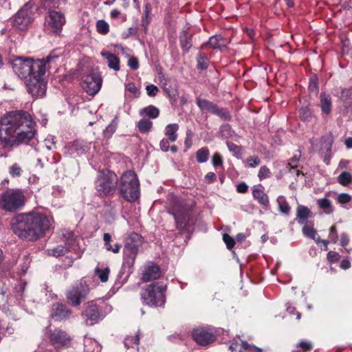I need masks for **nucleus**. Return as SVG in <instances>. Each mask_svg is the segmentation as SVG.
Here are the masks:
<instances>
[{
	"label": "nucleus",
	"mask_w": 352,
	"mask_h": 352,
	"mask_svg": "<svg viewBox=\"0 0 352 352\" xmlns=\"http://www.w3.org/2000/svg\"><path fill=\"white\" fill-rule=\"evenodd\" d=\"M35 132V123L26 111L9 112L0 120V140L4 147L28 143Z\"/></svg>",
	"instance_id": "obj_1"
},
{
	"label": "nucleus",
	"mask_w": 352,
	"mask_h": 352,
	"mask_svg": "<svg viewBox=\"0 0 352 352\" xmlns=\"http://www.w3.org/2000/svg\"><path fill=\"white\" fill-rule=\"evenodd\" d=\"M54 227L51 215L40 212L20 213L12 218L10 228L19 238L35 241Z\"/></svg>",
	"instance_id": "obj_2"
},
{
	"label": "nucleus",
	"mask_w": 352,
	"mask_h": 352,
	"mask_svg": "<svg viewBox=\"0 0 352 352\" xmlns=\"http://www.w3.org/2000/svg\"><path fill=\"white\" fill-rule=\"evenodd\" d=\"M168 211L173 215L177 228L181 232L188 230L193 224L191 209L186 205L184 200L175 197L172 200Z\"/></svg>",
	"instance_id": "obj_3"
},
{
	"label": "nucleus",
	"mask_w": 352,
	"mask_h": 352,
	"mask_svg": "<svg viewBox=\"0 0 352 352\" xmlns=\"http://www.w3.org/2000/svg\"><path fill=\"white\" fill-rule=\"evenodd\" d=\"M144 243L143 238L138 233L132 232L126 239L123 250L122 267L129 271L133 267L139 248Z\"/></svg>",
	"instance_id": "obj_4"
},
{
	"label": "nucleus",
	"mask_w": 352,
	"mask_h": 352,
	"mask_svg": "<svg viewBox=\"0 0 352 352\" xmlns=\"http://www.w3.org/2000/svg\"><path fill=\"white\" fill-rule=\"evenodd\" d=\"M23 191L17 188L8 189L0 194V209L9 212L20 210L25 204Z\"/></svg>",
	"instance_id": "obj_5"
},
{
	"label": "nucleus",
	"mask_w": 352,
	"mask_h": 352,
	"mask_svg": "<svg viewBox=\"0 0 352 352\" xmlns=\"http://www.w3.org/2000/svg\"><path fill=\"white\" fill-rule=\"evenodd\" d=\"M166 288L165 285L160 283L150 284L141 293L142 302L151 307L164 306Z\"/></svg>",
	"instance_id": "obj_6"
},
{
	"label": "nucleus",
	"mask_w": 352,
	"mask_h": 352,
	"mask_svg": "<svg viewBox=\"0 0 352 352\" xmlns=\"http://www.w3.org/2000/svg\"><path fill=\"white\" fill-rule=\"evenodd\" d=\"M45 63L41 60L34 61L30 58L23 59L21 57L15 58L12 63L14 72L21 79L25 80L34 74V73L43 71L42 67Z\"/></svg>",
	"instance_id": "obj_7"
},
{
	"label": "nucleus",
	"mask_w": 352,
	"mask_h": 352,
	"mask_svg": "<svg viewBox=\"0 0 352 352\" xmlns=\"http://www.w3.org/2000/svg\"><path fill=\"white\" fill-rule=\"evenodd\" d=\"M120 193L126 200L131 202L139 197V181L134 172L127 171L122 175Z\"/></svg>",
	"instance_id": "obj_8"
},
{
	"label": "nucleus",
	"mask_w": 352,
	"mask_h": 352,
	"mask_svg": "<svg viewBox=\"0 0 352 352\" xmlns=\"http://www.w3.org/2000/svg\"><path fill=\"white\" fill-rule=\"evenodd\" d=\"M36 10L33 3H25L14 16L13 26L21 31L27 30L34 19Z\"/></svg>",
	"instance_id": "obj_9"
},
{
	"label": "nucleus",
	"mask_w": 352,
	"mask_h": 352,
	"mask_svg": "<svg viewBox=\"0 0 352 352\" xmlns=\"http://www.w3.org/2000/svg\"><path fill=\"white\" fill-rule=\"evenodd\" d=\"M118 184L117 175L109 170L98 173L96 182V188L101 196L113 195L116 190Z\"/></svg>",
	"instance_id": "obj_10"
},
{
	"label": "nucleus",
	"mask_w": 352,
	"mask_h": 352,
	"mask_svg": "<svg viewBox=\"0 0 352 352\" xmlns=\"http://www.w3.org/2000/svg\"><path fill=\"white\" fill-rule=\"evenodd\" d=\"M41 69L42 72L39 71V72L34 73L25 81L28 93L34 98L43 97L47 89V82L43 78L45 74V65Z\"/></svg>",
	"instance_id": "obj_11"
},
{
	"label": "nucleus",
	"mask_w": 352,
	"mask_h": 352,
	"mask_svg": "<svg viewBox=\"0 0 352 352\" xmlns=\"http://www.w3.org/2000/svg\"><path fill=\"white\" fill-rule=\"evenodd\" d=\"M63 239L65 243V246L60 245L52 248H48L45 250V254L48 256L58 257L65 255L69 251L76 250V239H75L73 232L69 231L65 232L63 234Z\"/></svg>",
	"instance_id": "obj_12"
},
{
	"label": "nucleus",
	"mask_w": 352,
	"mask_h": 352,
	"mask_svg": "<svg viewBox=\"0 0 352 352\" xmlns=\"http://www.w3.org/2000/svg\"><path fill=\"white\" fill-rule=\"evenodd\" d=\"M89 291V287L86 284L76 283L67 290L66 294L67 300L72 305L78 306L86 298Z\"/></svg>",
	"instance_id": "obj_13"
},
{
	"label": "nucleus",
	"mask_w": 352,
	"mask_h": 352,
	"mask_svg": "<svg viewBox=\"0 0 352 352\" xmlns=\"http://www.w3.org/2000/svg\"><path fill=\"white\" fill-rule=\"evenodd\" d=\"M102 82L99 74L91 72L82 77V87L88 94L94 96L100 90Z\"/></svg>",
	"instance_id": "obj_14"
},
{
	"label": "nucleus",
	"mask_w": 352,
	"mask_h": 352,
	"mask_svg": "<svg viewBox=\"0 0 352 352\" xmlns=\"http://www.w3.org/2000/svg\"><path fill=\"white\" fill-rule=\"evenodd\" d=\"M65 22V15L62 12L56 10H49L47 26L52 32L59 34Z\"/></svg>",
	"instance_id": "obj_15"
},
{
	"label": "nucleus",
	"mask_w": 352,
	"mask_h": 352,
	"mask_svg": "<svg viewBox=\"0 0 352 352\" xmlns=\"http://www.w3.org/2000/svg\"><path fill=\"white\" fill-rule=\"evenodd\" d=\"M193 340L199 345L206 346L216 339L214 333L208 327H198L192 332Z\"/></svg>",
	"instance_id": "obj_16"
},
{
	"label": "nucleus",
	"mask_w": 352,
	"mask_h": 352,
	"mask_svg": "<svg viewBox=\"0 0 352 352\" xmlns=\"http://www.w3.org/2000/svg\"><path fill=\"white\" fill-rule=\"evenodd\" d=\"M50 343L57 349L68 347L71 344V337L67 332L56 329L52 331L49 335Z\"/></svg>",
	"instance_id": "obj_17"
},
{
	"label": "nucleus",
	"mask_w": 352,
	"mask_h": 352,
	"mask_svg": "<svg viewBox=\"0 0 352 352\" xmlns=\"http://www.w3.org/2000/svg\"><path fill=\"white\" fill-rule=\"evenodd\" d=\"M321 145L318 148V142L316 140H311V148L314 151H325L324 161L329 159L331 155V148L333 142V138L331 133L322 137L320 140Z\"/></svg>",
	"instance_id": "obj_18"
},
{
	"label": "nucleus",
	"mask_w": 352,
	"mask_h": 352,
	"mask_svg": "<svg viewBox=\"0 0 352 352\" xmlns=\"http://www.w3.org/2000/svg\"><path fill=\"white\" fill-rule=\"evenodd\" d=\"M83 316L86 318V322L92 325L103 318L96 305L91 303L86 307Z\"/></svg>",
	"instance_id": "obj_19"
},
{
	"label": "nucleus",
	"mask_w": 352,
	"mask_h": 352,
	"mask_svg": "<svg viewBox=\"0 0 352 352\" xmlns=\"http://www.w3.org/2000/svg\"><path fill=\"white\" fill-rule=\"evenodd\" d=\"M160 276L161 271L160 267L153 263H149L144 267L142 279L144 282H148L158 278Z\"/></svg>",
	"instance_id": "obj_20"
},
{
	"label": "nucleus",
	"mask_w": 352,
	"mask_h": 352,
	"mask_svg": "<svg viewBox=\"0 0 352 352\" xmlns=\"http://www.w3.org/2000/svg\"><path fill=\"white\" fill-rule=\"evenodd\" d=\"M71 311L60 303L54 304L52 308L51 316L55 320H62L69 316Z\"/></svg>",
	"instance_id": "obj_21"
},
{
	"label": "nucleus",
	"mask_w": 352,
	"mask_h": 352,
	"mask_svg": "<svg viewBox=\"0 0 352 352\" xmlns=\"http://www.w3.org/2000/svg\"><path fill=\"white\" fill-rule=\"evenodd\" d=\"M100 54L106 60L109 68L116 72L120 70V59L117 56L108 51H102Z\"/></svg>",
	"instance_id": "obj_22"
},
{
	"label": "nucleus",
	"mask_w": 352,
	"mask_h": 352,
	"mask_svg": "<svg viewBox=\"0 0 352 352\" xmlns=\"http://www.w3.org/2000/svg\"><path fill=\"white\" fill-rule=\"evenodd\" d=\"M65 148L69 155H80L85 152V146L83 143L79 140L69 142L66 144Z\"/></svg>",
	"instance_id": "obj_23"
},
{
	"label": "nucleus",
	"mask_w": 352,
	"mask_h": 352,
	"mask_svg": "<svg viewBox=\"0 0 352 352\" xmlns=\"http://www.w3.org/2000/svg\"><path fill=\"white\" fill-rule=\"evenodd\" d=\"M311 210L307 207L298 206L296 210V220L300 225L305 224L307 219L311 217Z\"/></svg>",
	"instance_id": "obj_24"
},
{
	"label": "nucleus",
	"mask_w": 352,
	"mask_h": 352,
	"mask_svg": "<svg viewBox=\"0 0 352 352\" xmlns=\"http://www.w3.org/2000/svg\"><path fill=\"white\" fill-rule=\"evenodd\" d=\"M103 241L106 250H107L108 252H112L114 254H118L120 252L122 245L118 243H116L113 245H112V238L110 234L104 233L103 234Z\"/></svg>",
	"instance_id": "obj_25"
},
{
	"label": "nucleus",
	"mask_w": 352,
	"mask_h": 352,
	"mask_svg": "<svg viewBox=\"0 0 352 352\" xmlns=\"http://www.w3.org/2000/svg\"><path fill=\"white\" fill-rule=\"evenodd\" d=\"M84 352H100L101 346L95 340L85 336L84 339Z\"/></svg>",
	"instance_id": "obj_26"
},
{
	"label": "nucleus",
	"mask_w": 352,
	"mask_h": 352,
	"mask_svg": "<svg viewBox=\"0 0 352 352\" xmlns=\"http://www.w3.org/2000/svg\"><path fill=\"white\" fill-rule=\"evenodd\" d=\"M320 107L323 113L329 114L331 111V98L329 94L321 93L320 96Z\"/></svg>",
	"instance_id": "obj_27"
},
{
	"label": "nucleus",
	"mask_w": 352,
	"mask_h": 352,
	"mask_svg": "<svg viewBox=\"0 0 352 352\" xmlns=\"http://www.w3.org/2000/svg\"><path fill=\"white\" fill-rule=\"evenodd\" d=\"M252 196L261 205L265 207L269 205L268 196L261 189L254 187L252 188Z\"/></svg>",
	"instance_id": "obj_28"
},
{
	"label": "nucleus",
	"mask_w": 352,
	"mask_h": 352,
	"mask_svg": "<svg viewBox=\"0 0 352 352\" xmlns=\"http://www.w3.org/2000/svg\"><path fill=\"white\" fill-rule=\"evenodd\" d=\"M178 129L179 125L176 123L169 124L165 127L164 134L166 138H168L171 142H174L177 140Z\"/></svg>",
	"instance_id": "obj_29"
},
{
	"label": "nucleus",
	"mask_w": 352,
	"mask_h": 352,
	"mask_svg": "<svg viewBox=\"0 0 352 352\" xmlns=\"http://www.w3.org/2000/svg\"><path fill=\"white\" fill-rule=\"evenodd\" d=\"M276 202L278 210L281 214L288 215L290 213L291 208L284 196H278L276 199Z\"/></svg>",
	"instance_id": "obj_30"
},
{
	"label": "nucleus",
	"mask_w": 352,
	"mask_h": 352,
	"mask_svg": "<svg viewBox=\"0 0 352 352\" xmlns=\"http://www.w3.org/2000/svg\"><path fill=\"white\" fill-rule=\"evenodd\" d=\"M197 104L204 113L211 112L212 113L216 105L212 102L198 98L197 99Z\"/></svg>",
	"instance_id": "obj_31"
},
{
	"label": "nucleus",
	"mask_w": 352,
	"mask_h": 352,
	"mask_svg": "<svg viewBox=\"0 0 352 352\" xmlns=\"http://www.w3.org/2000/svg\"><path fill=\"white\" fill-rule=\"evenodd\" d=\"M140 114L141 116H147L151 118L155 119L159 116L160 111L157 107L153 105H150L144 109H142L140 111Z\"/></svg>",
	"instance_id": "obj_32"
},
{
	"label": "nucleus",
	"mask_w": 352,
	"mask_h": 352,
	"mask_svg": "<svg viewBox=\"0 0 352 352\" xmlns=\"http://www.w3.org/2000/svg\"><path fill=\"white\" fill-rule=\"evenodd\" d=\"M151 5L146 3L144 6V14L142 20V25L144 27V30H146L147 25L151 20Z\"/></svg>",
	"instance_id": "obj_33"
},
{
	"label": "nucleus",
	"mask_w": 352,
	"mask_h": 352,
	"mask_svg": "<svg viewBox=\"0 0 352 352\" xmlns=\"http://www.w3.org/2000/svg\"><path fill=\"white\" fill-rule=\"evenodd\" d=\"M340 113L343 116L347 117L349 120L352 119V100L346 101V102L342 104Z\"/></svg>",
	"instance_id": "obj_34"
},
{
	"label": "nucleus",
	"mask_w": 352,
	"mask_h": 352,
	"mask_svg": "<svg viewBox=\"0 0 352 352\" xmlns=\"http://www.w3.org/2000/svg\"><path fill=\"white\" fill-rule=\"evenodd\" d=\"M208 45L217 49H221L226 47V44L223 42L222 38L217 35L212 36L208 41Z\"/></svg>",
	"instance_id": "obj_35"
},
{
	"label": "nucleus",
	"mask_w": 352,
	"mask_h": 352,
	"mask_svg": "<svg viewBox=\"0 0 352 352\" xmlns=\"http://www.w3.org/2000/svg\"><path fill=\"white\" fill-rule=\"evenodd\" d=\"M219 134L223 138L229 139L233 137L234 131L228 124H225L220 127Z\"/></svg>",
	"instance_id": "obj_36"
},
{
	"label": "nucleus",
	"mask_w": 352,
	"mask_h": 352,
	"mask_svg": "<svg viewBox=\"0 0 352 352\" xmlns=\"http://www.w3.org/2000/svg\"><path fill=\"white\" fill-rule=\"evenodd\" d=\"M338 97L342 102V104L346 102V101L352 100V87L342 88L340 94Z\"/></svg>",
	"instance_id": "obj_37"
},
{
	"label": "nucleus",
	"mask_w": 352,
	"mask_h": 352,
	"mask_svg": "<svg viewBox=\"0 0 352 352\" xmlns=\"http://www.w3.org/2000/svg\"><path fill=\"white\" fill-rule=\"evenodd\" d=\"M180 43L182 50L185 52H188L192 46L191 36L187 33L184 32L180 36Z\"/></svg>",
	"instance_id": "obj_38"
},
{
	"label": "nucleus",
	"mask_w": 352,
	"mask_h": 352,
	"mask_svg": "<svg viewBox=\"0 0 352 352\" xmlns=\"http://www.w3.org/2000/svg\"><path fill=\"white\" fill-rule=\"evenodd\" d=\"M109 272L110 270L109 267H105L104 269L96 267L95 269L96 275L100 280V281L103 283L108 280Z\"/></svg>",
	"instance_id": "obj_39"
},
{
	"label": "nucleus",
	"mask_w": 352,
	"mask_h": 352,
	"mask_svg": "<svg viewBox=\"0 0 352 352\" xmlns=\"http://www.w3.org/2000/svg\"><path fill=\"white\" fill-rule=\"evenodd\" d=\"M61 53L59 52L57 50H53L47 57L46 58H43L40 60L43 61L45 65L47 64L50 65L52 63H56V60L60 58Z\"/></svg>",
	"instance_id": "obj_40"
},
{
	"label": "nucleus",
	"mask_w": 352,
	"mask_h": 352,
	"mask_svg": "<svg viewBox=\"0 0 352 352\" xmlns=\"http://www.w3.org/2000/svg\"><path fill=\"white\" fill-rule=\"evenodd\" d=\"M152 125L153 123L151 121L146 119H142L138 122L137 127L141 133H146L151 130Z\"/></svg>",
	"instance_id": "obj_41"
},
{
	"label": "nucleus",
	"mask_w": 352,
	"mask_h": 352,
	"mask_svg": "<svg viewBox=\"0 0 352 352\" xmlns=\"http://www.w3.org/2000/svg\"><path fill=\"white\" fill-rule=\"evenodd\" d=\"M352 181V175L350 173L344 171L338 177V182L342 186H346Z\"/></svg>",
	"instance_id": "obj_42"
},
{
	"label": "nucleus",
	"mask_w": 352,
	"mask_h": 352,
	"mask_svg": "<svg viewBox=\"0 0 352 352\" xmlns=\"http://www.w3.org/2000/svg\"><path fill=\"white\" fill-rule=\"evenodd\" d=\"M118 127V121L113 119L110 124L104 130V135L107 138H110L115 133Z\"/></svg>",
	"instance_id": "obj_43"
},
{
	"label": "nucleus",
	"mask_w": 352,
	"mask_h": 352,
	"mask_svg": "<svg viewBox=\"0 0 352 352\" xmlns=\"http://www.w3.org/2000/svg\"><path fill=\"white\" fill-rule=\"evenodd\" d=\"M209 155V151L206 147L199 149L196 153V158L198 162L204 163L207 162Z\"/></svg>",
	"instance_id": "obj_44"
},
{
	"label": "nucleus",
	"mask_w": 352,
	"mask_h": 352,
	"mask_svg": "<svg viewBox=\"0 0 352 352\" xmlns=\"http://www.w3.org/2000/svg\"><path fill=\"white\" fill-rule=\"evenodd\" d=\"M139 335L127 336L124 340V344L126 348H131L137 346L139 344Z\"/></svg>",
	"instance_id": "obj_45"
},
{
	"label": "nucleus",
	"mask_w": 352,
	"mask_h": 352,
	"mask_svg": "<svg viewBox=\"0 0 352 352\" xmlns=\"http://www.w3.org/2000/svg\"><path fill=\"white\" fill-rule=\"evenodd\" d=\"M318 204L320 208L326 210V212L328 214L333 211L331 201L328 199L323 198L318 199Z\"/></svg>",
	"instance_id": "obj_46"
},
{
	"label": "nucleus",
	"mask_w": 352,
	"mask_h": 352,
	"mask_svg": "<svg viewBox=\"0 0 352 352\" xmlns=\"http://www.w3.org/2000/svg\"><path fill=\"white\" fill-rule=\"evenodd\" d=\"M226 145L228 146V150L232 152L234 155L237 158L241 157V147L239 146L232 142H226Z\"/></svg>",
	"instance_id": "obj_47"
},
{
	"label": "nucleus",
	"mask_w": 352,
	"mask_h": 352,
	"mask_svg": "<svg viewBox=\"0 0 352 352\" xmlns=\"http://www.w3.org/2000/svg\"><path fill=\"white\" fill-rule=\"evenodd\" d=\"M303 234L309 237L310 239H315V236H317L316 230L309 225H305L302 229Z\"/></svg>",
	"instance_id": "obj_48"
},
{
	"label": "nucleus",
	"mask_w": 352,
	"mask_h": 352,
	"mask_svg": "<svg viewBox=\"0 0 352 352\" xmlns=\"http://www.w3.org/2000/svg\"><path fill=\"white\" fill-rule=\"evenodd\" d=\"M96 28L98 32L106 34L109 31V25L104 20H99L96 23Z\"/></svg>",
	"instance_id": "obj_49"
},
{
	"label": "nucleus",
	"mask_w": 352,
	"mask_h": 352,
	"mask_svg": "<svg viewBox=\"0 0 352 352\" xmlns=\"http://www.w3.org/2000/svg\"><path fill=\"white\" fill-rule=\"evenodd\" d=\"M212 113L219 116L221 118H222L225 120H230L231 119V116L227 111H226L223 109L218 108L217 105H216Z\"/></svg>",
	"instance_id": "obj_50"
},
{
	"label": "nucleus",
	"mask_w": 352,
	"mask_h": 352,
	"mask_svg": "<svg viewBox=\"0 0 352 352\" xmlns=\"http://www.w3.org/2000/svg\"><path fill=\"white\" fill-rule=\"evenodd\" d=\"M125 91L132 94L134 98L139 97L140 94V89L135 86V85L133 82H129L126 84Z\"/></svg>",
	"instance_id": "obj_51"
},
{
	"label": "nucleus",
	"mask_w": 352,
	"mask_h": 352,
	"mask_svg": "<svg viewBox=\"0 0 352 352\" xmlns=\"http://www.w3.org/2000/svg\"><path fill=\"white\" fill-rule=\"evenodd\" d=\"M241 349L244 351H247L248 352H263V349L258 348L254 345H251L248 344L247 342H241V347L240 349V352H243Z\"/></svg>",
	"instance_id": "obj_52"
},
{
	"label": "nucleus",
	"mask_w": 352,
	"mask_h": 352,
	"mask_svg": "<svg viewBox=\"0 0 352 352\" xmlns=\"http://www.w3.org/2000/svg\"><path fill=\"white\" fill-rule=\"evenodd\" d=\"M197 67L199 69H205L208 67V60L204 54L200 53L197 56Z\"/></svg>",
	"instance_id": "obj_53"
},
{
	"label": "nucleus",
	"mask_w": 352,
	"mask_h": 352,
	"mask_svg": "<svg viewBox=\"0 0 352 352\" xmlns=\"http://www.w3.org/2000/svg\"><path fill=\"white\" fill-rule=\"evenodd\" d=\"M271 176V172L266 166L260 168L258 173V177L260 181L269 178Z\"/></svg>",
	"instance_id": "obj_54"
},
{
	"label": "nucleus",
	"mask_w": 352,
	"mask_h": 352,
	"mask_svg": "<svg viewBox=\"0 0 352 352\" xmlns=\"http://www.w3.org/2000/svg\"><path fill=\"white\" fill-rule=\"evenodd\" d=\"M62 0H45L44 6L49 9V10H53L52 9L58 8Z\"/></svg>",
	"instance_id": "obj_55"
},
{
	"label": "nucleus",
	"mask_w": 352,
	"mask_h": 352,
	"mask_svg": "<svg viewBox=\"0 0 352 352\" xmlns=\"http://www.w3.org/2000/svg\"><path fill=\"white\" fill-rule=\"evenodd\" d=\"M247 162L248 164V167L256 168L260 164L261 160L258 156L254 155L249 157L247 159Z\"/></svg>",
	"instance_id": "obj_56"
},
{
	"label": "nucleus",
	"mask_w": 352,
	"mask_h": 352,
	"mask_svg": "<svg viewBox=\"0 0 352 352\" xmlns=\"http://www.w3.org/2000/svg\"><path fill=\"white\" fill-rule=\"evenodd\" d=\"M9 173L12 177H19L21 174V168L18 164H14L10 166Z\"/></svg>",
	"instance_id": "obj_57"
},
{
	"label": "nucleus",
	"mask_w": 352,
	"mask_h": 352,
	"mask_svg": "<svg viewBox=\"0 0 352 352\" xmlns=\"http://www.w3.org/2000/svg\"><path fill=\"white\" fill-rule=\"evenodd\" d=\"M337 200L340 204H347L351 201V196L347 193H340L338 195Z\"/></svg>",
	"instance_id": "obj_58"
},
{
	"label": "nucleus",
	"mask_w": 352,
	"mask_h": 352,
	"mask_svg": "<svg viewBox=\"0 0 352 352\" xmlns=\"http://www.w3.org/2000/svg\"><path fill=\"white\" fill-rule=\"evenodd\" d=\"M223 241L225 242V243L226 244L227 248L229 250H231L234 247V245L235 244V241L229 234H224L223 235Z\"/></svg>",
	"instance_id": "obj_59"
},
{
	"label": "nucleus",
	"mask_w": 352,
	"mask_h": 352,
	"mask_svg": "<svg viewBox=\"0 0 352 352\" xmlns=\"http://www.w3.org/2000/svg\"><path fill=\"white\" fill-rule=\"evenodd\" d=\"M146 94L150 97L155 96L159 91V89L154 85H149L146 87Z\"/></svg>",
	"instance_id": "obj_60"
},
{
	"label": "nucleus",
	"mask_w": 352,
	"mask_h": 352,
	"mask_svg": "<svg viewBox=\"0 0 352 352\" xmlns=\"http://www.w3.org/2000/svg\"><path fill=\"white\" fill-rule=\"evenodd\" d=\"M54 138L53 136H48L45 140V145L48 150H52L56 148Z\"/></svg>",
	"instance_id": "obj_61"
},
{
	"label": "nucleus",
	"mask_w": 352,
	"mask_h": 352,
	"mask_svg": "<svg viewBox=\"0 0 352 352\" xmlns=\"http://www.w3.org/2000/svg\"><path fill=\"white\" fill-rule=\"evenodd\" d=\"M340 257V254L334 251H329L327 254V259L331 263L338 261Z\"/></svg>",
	"instance_id": "obj_62"
},
{
	"label": "nucleus",
	"mask_w": 352,
	"mask_h": 352,
	"mask_svg": "<svg viewBox=\"0 0 352 352\" xmlns=\"http://www.w3.org/2000/svg\"><path fill=\"white\" fill-rule=\"evenodd\" d=\"M128 66L132 69L136 70L139 68V62L136 57L131 56L128 60Z\"/></svg>",
	"instance_id": "obj_63"
},
{
	"label": "nucleus",
	"mask_w": 352,
	"mask_h": 352,
	"mask_svg": "<svg viewBox=\"0 0 352 352\" xmlns=\"http://www.w3.org/2000/svg\"><path fill=\"white\" fill-rule=\"evenodd\" d=\"M212 163L214 166H218L222 164L223 160L219 153H216L213 155L212 158Z\"/></svg>",
	"instance_id": "obj_64"
}]
</instances>
